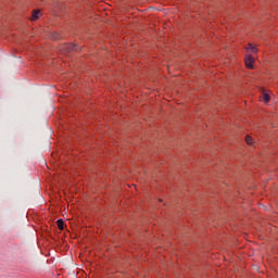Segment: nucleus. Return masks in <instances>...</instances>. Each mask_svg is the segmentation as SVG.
<instances>
[{"instance_id":"f257e3e1","label":"nucleus","mask_w":278,"mask_h":278,"mask_svg":"<svg viewBox=\"0 0 278 278\" xmlns=\"http://www.w3.org/2000/svg\"><path fill=\"white\" fill-rule=\"evenodd\" d=\"M63 50L67 51V53H71V51H79V47L73 43H68L64 46Z\"/></svg>"},{"instance_id":"7ed1b4c3","label":"nucleus","mask_w":278,"mask_h":278,"mask_svg":"<svg viewBox=\"0 0 278 278\" xmlns=\"http://www.w3.org/2000/svg\"><path fill=\"white\" fill-rule=\"evenodd\" d=\"M38 18H40V11H38V10L33 11L30 20L31 21H38Z\"/></svg>"},{"instance_id":"f03ea898","label":"nucleus","mask_w":278,"mask_h":278,"mask_svg":"<svg viewBox=\"0 0 278 278\" xmlns=\"http://www.w3.org/2000/svg\"><path fill=\"white\" fill-rule=\"evenodd\" d=\"M245 66L247 68H253V56L248 55L245 58Z\"/></svg>"},{"instance_id":"6e6552de","label":"nucleus","mask_w":278,"mask_h":278,"mask_svg":"<svg viewBox=\"0 0 278 278\" xmlns=\"http://www.w3.org/2000/svg\"><path fill=\"white\" fill-rule=\"evenodd\" d=\"M60 37H54V40H58Z\"/></svg>"},{"instance_id":"0eeeda50","label":"nucleus","mask_w":278,"mask_h":278,"mask_svg":"<svg viewBox=\"0 0 278 278\" xmlns=\"http://www.w3.org/2000/svg\"><path fill=\"white\" fill-rule=\"evenodd\" d=\"M245 142L247 144H253V138H251V136H245Z\"/></svg>"},{"instance_id":"423d86ee","label":"nucleus","mask_w":278,"mask_h":278,"mask_svg":"<svg viewBox=\"0 0 278 278\" xmlns=\"http://www.w3.org/2000/svg\"><path fill=\"white\" fill-rule=\"evenodd\" d=\"M249 49L252 51V53H257V48H255L253 43H249Z\"/></svg>"},{"instance_id":"20e7f679","label":"nucleus","mask_w":278,"mask_h":278,"mask_svg":"<svg viewBox=\"0 0 278 278\" xmlns=\"http://www.w3.org/2000/svg\"><path fill=\"white\" fill-rule=\"evenodd\" d=\"M263 101L264 103H268L270 101V96H268V93H263Z\"/></svg>"},{"instance_id":"39448f33","label":"nucleus","mask_w":278,"mask_h":278,"mask_svg":"<svg viewBox=\"0 0 278 278\" xmlns=\"http://www.w3.org/2000/svg\"><path fill=\"white\" fill-rule=\"evenodd\" d=\"M58 227H59V229H64V220H62V219H59L58 222Z\"/></svg>"}]
</instances>
